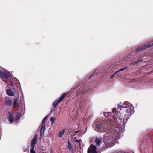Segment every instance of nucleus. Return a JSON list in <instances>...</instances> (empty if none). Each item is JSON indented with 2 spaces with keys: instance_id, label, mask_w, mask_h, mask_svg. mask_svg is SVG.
Returning <instances> with one entry per match:
<instances>
[{
  "instance_id": "20e7f679",
  "label": "nucleus",
  "mask_w": 153,
  "mask_h": 153,
  "mask_svg": "<svg viewBox=\"0 0 153 153\" xmlns=\"http://www.w3.org/2000/svg\"><path fill=\"white\" fill-rule=\"evenodd\" d=\"M128 107V106H127V105H125V103H124L121 105L120 104L118 105V107L117 108V111L116 112V114L115 115L118 118V120H119V121L120 122H121L122 120V116H121V113L120 111L121 110V108H126Z\"/></svg>"
},
{
  "instance_id": "c85d7f7f",
  "label": "nucleus",
  "mask_w": 153,
  "mask_h": 153,
  "mask_svg": "<svg viewBox=\"0 0 153 153\" xmlns=\"http://www.w3.org/2000/svg\"><path fill=\"white\" fill-rule=\"evenodd\" d=\"M113 111L114 112V109L113 110Z\"/></svg>"
},
{
  "instance_id": "412c9836",
  "label": "nucleus",
  "mask_w": 153,
  "mask_h": 153,
  "mask_svg": "<svg viewBox=\"0 0 153 153\" xmlns=\"http://www.w3.org/2000/svg\"><path fill=\"white\" fill-rule=\"evenodd\" d=\"M48 115H47L44 118L42 121V124H45V122L48 118Z\"/></svg>"
},
{
  "instance_id": "4468645a",
  "label": "nucleus",
  "mask_w": 153,
  "mask_h": 153,
  "mask_svg": "<svg viewBox=\"0 0 153 153\" xmlns=\"http://www.w3.org/2000/svg\"><path fill=\"white\" fill-rule=\"evenodd\" d=\"M19 104L18 102V99H15L14 100L13 106L14 108H16L19 106Z\"/></svg>"
},
{
  "instance_id": "aec40b11",
  "label": "nucleus",
  "mask_w": 153,
  "mask_h": 153,
  "mask_svg": "<svg viewBox=\"0 0 153 153\" xmlns=\"http://www.w3.org/2000/svg\"><path fill=\"white\" fill-rule=\"evenodd\" d=\"M65 131L64 130H62L61 131H60L58 137H60L62 136L63 134H64V133Z\"/></svg>"
},
{
  "instance_id": "7c9ffc66",
  "label": "nucleus",
  "mask_w": 153,
  "mask_h": 153,
  "mask_svg": "<svg viewBox=\"0 0 153 153\" xmlns=\"http://www.w3.org/2000/svg\"><path fill=\"white\" fill-rule=\"evenodd\" d=\"M114 109L115 110V108Z\"/></svg>"
},
{
  "instance_id": "a878e982",
  "label": "nucleus",
  "mask_w": 153,
  "mask_h": 153,
  "mask_svg": "<svg viewBox=\"0 0 153 153\" xmlns=\"http://www.w3.org/2000/svg\"><path fill=\"white\" fill-rule=\"evenodd\" d=\"M95 74L94 73L92 75H91L89 77V78L90 79H91L92 78V76H94V75Z\"/></svg>"
},
{
  "instance_id": "2eb2a0df",
  "label": "nucleus",
  "mask_w": 153,
  "mask_h": 153,
  "mask_svg": "<svg viewBox=\"0 0 153 153\" xmlns=\"http://www.w3.org/2000/svg\"><path fill=\"white\" fill-rule=\"evenodd\" d=\"M45 125H42V126L40 130V135H42L43 134L44 131H45Z\"/></svg>"
},
{
  "instance_id": "f03ea898",
  "label": "nucleus",
  "mask_w": 153,
  "mask_h": 153,
  "mask_svg": "<svg viewBox=\"0 0 153 153\" xmlns=\"http://www.w3.org/2000/svg\"><path fill=\"white\" fill-rule=\"evenodd\" d=\"M110 113L104 112V115L106 117V119L105 120L103 119L99 118L97 119L95 123V124H120L118 123V120H117L116 118V117H112L110 116Z\"/></svg>"
},
{
  "instance_id": "f8f14e48",
  "label": "nucleus",
  "mask_w": 153,
  "mask_h": 153,
  "mask_svg": "<svg viewBox=\"0 0 153 153\" xmlns=\"http://www.w3.org/2000/svg\"><path fill=\"white\" fill-rule=\"evenodd\" d=\"M95 142L97 146H100V143L102 142V138L101 137H96L95 139Z\"/></svg>"
},
{
  "instance_id": "0eeeda50",
  "label": "nucleus",
  "mask_w": 153,
  "mask_h": 153,
  "mask_svg": "<svg viewBox=\"0 0 153 153\" xmlns=\"http://www.w3.org/2000/svg\"><path fill=\"white\" fill-rule=\"evenodd\" d=\"M67 94V93H63L59 99L56 100L53 104V107L56 108L58 104L64 99Z\"/></svg>"
},
{
  "instance_id": "b1692460",
  "label": "nucleus",
  "mask_w": 153,
  "mask_h": 153,
  "mask_svg": "<svg viewBox=\"0 0 153 153\" xmlns=\"http://www.w3.org/2000/svg\"><path fill=\"white\" fill-rule=\"evenodd\" d=\"M50 120L52 124H53L54 123V122L55 121V119L53 117H51L50 118Z\"/></svg>"
},
{
  "instance_id": "dca6fc26",
  "label": "nucleus",
  "mask_w": 153,
  "mask_h": 153,
  "mask_svg": "<svg viewBox=\"0 0 153 153\" xmlns=\"http://www.w3.org/2000/svg\"><path fill=\"white\" fill-rule=\"evenodd\" d=\"M142 61V59H140L134 62L131 63L130 65H135L138 64V63Z\"/></svg>"
},
{
  "instance_id": "423d86ee",
  "label": "nucleus",
  "mask_w": 153,
  "mask_h": 153,
  "mask_svg": "<svg viewBox=\"0 0 153 153\" xmlns=\"http://www.w3.org/2000/svg\"><path fill=\"white\" fill-rule=\"evenodd\" d=\"M153 46V42L150 44L144 45L142 46H140L137 48L136 50V52H139L140 51L144 50L148 48Z\"/></svg>"
},
{
  "instance_id": "bb28decb",
  "label": "nucleus",
  "mask_w": 153,
  "mask_h": 153,
  "mask_svg": "<svg viewBox=\"0 0 153 153\" xmlns=\"http://www.w3.org/2000/svg\"><path fill=\"white\" fill-rule=\"evenodd\" d=\"M81 141V139H80V140H77L76 139L75 140V142H79V143H80V142Z\"/></svg>"
},
{
  "instance_id": "2f4dec72",
  "label": "nucleus",
  "mask_w": 153,
  "mask_h": 153,
  "mask_svg": "<svg viewBox=\"0 0 153 153\" xmlns=\"http://www.w3.org/2000/svg\"><path fill=\"white\" fill-rule=\"evenodd\" d=\"M72 152V153H73V152Z\"/></svg>"
},
{
  "instance_id": "6ab92c4d",
  "label": "nucleus",
  "mask_w": 153,
  "mask_h": 153,
  "mask_svg": "<svg viewBox=\"0 0 153 153\" xmlns=\"http://www.w3.org/2000/svg\"><path fill=\"white\" fill-rule=\"evenodd\" d=\"M20 118V113L19 112L16 113V121L17 122Z\"/></svg>"
},
{
  "instance_id": "393cba45",
  "label": "nucleus",
  "mask_w": 153,
  "mask_h": 153,
  "mask_svg": "<svg viewBox=\"0 0 153 153\" xmlns=\"http://www.w3.org/2000/svg\"><path fill=\"white\" fill-rule=\"evenodd\" d=\"M117 73V71H116V72H115V73H114L110 77V79H112V78H113V77H114V76Z\"/></svg>"
},
{
  "instance_id": "f257e3e1",
  "label": "nucleus",
  "mask_w": 153,
  "mask_h": 153,
  "mask_svg": "<svg viewBox=\"0 0 153 153\" xmlns=\"http://www.w3.org/2000/svg\"><path fill=\"white\" fill-rule=\"evenodd\" d=\"M117 126L114 129H112L111 134L114 136V139H110L108 137V134L107 133L104 134L103 137L104 143L106 147V149L111 147L115 145L114 142L119 139V134L121 132H123L125 130V125H117Z\"/></svg>"
},
{
  "instance_id": "c756f323",
  "label": "nucleus",
  "mask_w": 153,
  "mask_h": 153,
  "mask_svg": "<svg viewBox=\"0 0 153 153\" xmlns=\"http://www.w3.org/2000/svg\"><path fill=\"white\" fill-rule=\"evenodd\" d=\"M106 149H105H105H104V150H106Z\"/></svg>"
},
{
  "instance_id": "7ed1b4c3",
  "label": "nucleus",
  "mask_w": 153,
  "mask_h": 153,
  "mask_svg": "<svg viewBox=\"0 0 153 153\" xmlns=\"http://www.w3.org/2000/svg\"><path fill=\"white\" fill-rule=\"evenodd\" d=\"M127 114L124 116L125 117L123 118V124H125L127 123V121L129 119V117L134 112V110L133 107L131 105H129L126 108Z\"/></svg>"
},
{
  "instance_id": "1a4fd4ad",
  "label": "nucleus",
  "mask_w": 153,
  "mask_h": 153,
  "mask_svg": "<svg viewBox=\"0 0 153 153\" xmlns=\"http://www.w3.org/2000/svg\"><path fill=\"white\" fill-rule=\"evenodd\" d=\"M94 127L95 130L98 132H104L105 129L102 128V125H94Z\"/></svg>"
},
{
  "instance_id": "f3484780",
  "label": "nucleus",
  "mask_w": 153,
  "mask_h": 153,
  "mask_svg": "<svg viewBox=\"0 0 153 153\" xmlns=\"http://www.w3.org/2000/svg\"><path fill=\"white\" fill-rule=\"evenodd\" d=\"M7 93L10 96H13L14 95V93L11 90L8 89L7 91Z\"/></svg>"
},
{
  "instance_id": "39448f33",
  "label": "nucleus",
  "mask_w": 153,
  "mask_h": 153,
  "mask_svg": "<svg viewBox=\"0 0 153 153\" xmlns=\"http://www.w3.org/2000/svg\"><path fill=\"white\" fill-rule=\"evenodd\" d=\"M37 135H35L34 138L31 140V149H30L31 153H35L34 149L35 147V145L37 142Z\"/></svg>"
},
{
  "instance_id": "5701e85b",
  "label": "nucleus",
  "mask_w": 153,
  "mask_h": 153,
  "mask_svg": "<svg viewBox=\"0 0 153 153\" xmlns=\"http://www.w3.org/2000/svg\"><path fill=\"white\" fill-rule=\"evenodd\" d=\"M126 68H127V67H126L123 68H121L120 69V70H118V71H117V72H118L121 71H123V70H125Z\"/></svg>"
},
{
  "instance_id": "4be33fe9",
  "label": "nucleus",
  "mask_w": 153,
  "mask_h": 153,
  "mask_svg": "<svg viewBox=\"0 0 153 153\" xmlns=\"http://www.w3.org/2000/svg\"><path fill=\"white\" fill-rule=\"evenodd\" d=\"M90 119H91V117H89V116L86 119H85L84 120V121L85 122L84 123H87V121H89Z\"/></svg>"
},
{
  "instance_id": "a211bd4d",
  "label": "nucleus",
  "mask_w": 153,
  "mask_h": 153,
  "mask_svg": "<svg viewBox=\"0 0 153 153\" xmlns=\"http://www.w3.org/2000/svg\"><path fill=\"white\" fill-rule=\"evenodd\" d=\"M68 145L67 146V148L70 150L71 151V152H73V150L72 149V146L70 143L69 142H68Z\"/></svg>"
},
{
  "instance_id": "9d476101",
  "label": "nucleus",
  "mask_w": 153,
  "mask_h": 153,
  "mask_svg": "<svg viewBox=\"0 0 153 153\" xmlns=\"http://www.w3.org/2000/svg\"><path fill=\"white\" fill-rule=\"evenodd\" d=\"M5 105L6 106H10L12 103V101L8 97H6L5 99Z\"/></svg>"
},
{
  "instance_id": "6e6552de",
  "label": "nucleus",
  "mask_w": 153,
  "mask_h": 153,
  "mask_svg": "<svg viewBox=\"0 0 153 153\" xmlns=\"http://www.w3.org/2000/svg\"><path fill=\"white\" fill-rule=\"evenodd\" d=\"M97 147L93 144H91L88 149V153H97L96 151Z\"/></svg>"
},
{
  "instance_id": "cd10ccee",
  "label": "nucleus",
  "mask_w": 153,
  "mask_h": 153,
  "mask_svg": "<svg viewBox=\"0 0 153 153\" xmlns=\"http://www.w3.org/2000/svg\"><path fill=\"white\" fill-rule=\"evenodd\" d=\"M78 131H75V132L76 133H78Z\"/></svg>"
},
{
  "instance_id": "9b49d317",
  "label": "nucleus",
  "mask_w": 153,
  "mask_h": 153,
  "mask_svg": "<svg viewBox=\"0 0 153 153\" xmlns=\"http://www.w3.org/2000/svg\"><path fill=\"white\" fill-rule=\"evenodd\" d=\"M10 75V74L9 73L2 72L0 70V76H1L5 78H7Z\"/></svg>"
},
{
  "instance_id": "ddd939ff",
  "label": "nucleus",
  "mask_w": 153,
  "mask_h": 153,
  "mask_svg": "<svg viewBox=\"0 0 153 153\" xmlns=\"http://www.w3.org/2000/svg\"><path fill=\"white\" fill-rule=\"evenodd\" d=\"M13 115L11 114H10L9 117V121L11 123H12L14 121Z\"/></svg>"
}]
</instances>
